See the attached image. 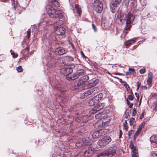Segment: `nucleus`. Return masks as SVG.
Segmentation results:
<instances>
[{
	"instance_id": "nucleus-32",
	"label": "nucleus",
	"mask_w": 157,
	"mask_h": 157,
	"mask_svg": "<svg viewBox=\"0 0 157 157\" xmlns=\"http://www.w3.org/2000/svg\"><path fill=\"white\" fill-rule=\"evenodd\" d=\"M66 59H67L69 62H71L73 60V58L72 57L67 56L66 57Z\"/></svg>"
},
{
	"instance_id": "nucleus-59",
	"label": "nucleus",
	"mask_w": 157,
	"mask_h": 157,
	"mask_svg": "<svg viewBox=\"0 0 157 157\" xmlns=\"http://www.w3.org/2000/svg\"><path fill=\"white\" fill-rule=\"evenodd\" d=\"M2 2H6L8 1V0H1Z\"/></svg>"
},
{
	"instance_id": "nucleus-40",
	"label": "nucleus",
	"mask_w": 157,
	"mask_h": 157,
	"mask_svg": "<svg viewBox=\"0 0 157 157\" xmlns=\"http://www.w3.org/2000/svg\"><path fill=\"white\" fill-rule=\"evenodd\" d=\"M147 82L148 84H151L152 83V79L147 78Z\"/></svg>"
},
{
	"instance_id": "nucleus-44",
	"label": "nucleus",
	"mask_w": 157,
	"mask_h": 157,
	"mask_svg": "<svg viewBox=\"0 0 157 157\" xmlns=\"http://www.w3.org/2000/svg\"><path fill=\"white\" fill-rule=\"evenodd\" d=\"M136 114V110L135 108H134L133 109V112L132 113V116H135Z\"/></svg>"
},
{
	"instance_id": "nucleus-63",
	"label": "nucleus",
	"mask_w": 157,
	"mask_h": 157,
	"mask_svg": "<svg viewBox=\"0 0 157 157\" xmlns=\"http://www.w3.org/2000/svg\"><path fill=\"white\" fill-rule=\"evenodd\" d=\"M128 85V88H129V86L128 85H127L126 83H125V84H124V85L125 86V85Z\"/></svg>"
},
{
	"instance_id": "nucleus-18",
	"label": "nucleus",
	"mask_w": 157,
	"mask_h": 157,
	"mask_svg": "<svg viewBox=\"0 0 157 157\" xmlns=\"http://www.w3.org/2000/svg\"><path fill=\"white\" fill-rule=\"evenodd\" d=\"M99 81L98 79H96L91 82L89 83L87 86L88 88L93 87L95 86L98 83Z\"/></svg>"
},
{
	"instance_id": "nucleus-49",
	"label": "nucleus",
	"mask_w": 157,
	"mask_h": 157,
	"mask_svg": "<svg viewBox=\"0 0 157 157\" xmlns=\"http://www.w3.org/2000/svg\"><path fill=\"white\" fill-rule=\"evenodd\" d=\"M128 98L130 100H132L133 99V96L131 95H129L128 96Z\"/></svg>"
},
{
	"instance_id": "nucleus-38",
	"label": "nucleus",
	"mask_w": 157,
	"mask_h": 157,
	"mask_svg": "<svg viewBox=\"0 0 157 157\" xmlns=\"http://www.w3.org/2000/svg\"><path fill=\"white\" fill-rule=\"evenodd\" d=\"M129 147L131 149H132L134 147L133 144L132 143V141H131L130 142Z\"/></svg>"
},
{
	"instance_id": "nucleus-64",
	"label": "nucleus",
	"mask_w": 157,
	"mask_h": 157,
	"mask_svg": "<svg viewBox=\"0 0 157 157\" xmlns=\"http://www.w3.org/2000/svg\"><path fill=\"white\" fill-rule=\"evenodd\" d=\"M141 103V99L140 100V103H139V104L140 105Z\"/></svg>"
},
{
	"instance_id": "nucleus-15",
	"label": "nucleus",
	"mask_w": 157,
	"mask_h": 157,
	"mask_svg": "<svg viewBox=\"0 0 157 157\" xmlns=\"http://www.w3.org/2000/svg\"><path fill=\"white\" fill-rule=\"evenodd\" d=\"M85 84L78 79V82L77 83L75 89L82 90L84 89L85 86Z\"/></svg>"
},
{
	"instance_id": "nucleus-1",
	"label": "nucleus",
	"mask_w": 157,
	"mask_h": 157,
	"mask_svg": "<svg viewBox=\"0 0 157 157\" xmlns=\"http://www.w3.org/2000/svg\"><path fill=\"white\" fill-rule=\"evenodd\" d=\"M46 10L48 14L51 19L48 20H47L48 19L46 18H44V19H41L40 20L41 23L45 21L49 25H51L52 24V22L50 23L49 21H52V18L53 19L56 18L59 19L62 17V11L60 10H55L51 5L47 6L46 7Z\"/></svg>"
},
{
	"instance_id": "nucleus-20",
	"label": "nucleus",
	"mask_w": 157,
	"mask_h": 157,
	"mask_svg": "<svg viewBox=\"0 0 157 157\" xmlns=\"http://www.w3.org/2000/svg\"><path fill=\"white\" fill-rule=\"evenodd\" d=\"M76 74L78 78L79 76L85 75L86 74V71L83 69H80L77 71Z\"/></svg>"
},
{
	"instance_id": "nucleus-21",
	"label": "nucleus",
	"mask_w": 157,
	"mask_h": 157,
	"mask_svg": "<svg viewBox=\"0 0 157 157\" xmlns=\"http://www.w3.org/2000/svg\"><path fill=\"white\" fill-rule=\"evenodd\" d=\"M82 142L83 144L86 145H90L91 144L90 140L89 138L87 137L83 138L82 139Z\"/></svg>"
},
{
	"instance_id": "nucleus-57",
	"label": "nucleus",
	"mask_w": 157,
	"mask_h": 157,
	"mask_svg": "<svg viewBox=\"0 0 157 157\" xmlns=\"http://www.w3.org/2000/svg\"><path fill=\"white\" fill-rule=\"evenodd\" d=\"M126 101H127V104L128 105H129V104H130V103L129 102V101H128V99H127L126 100Z\"/></svg>"
},
{
	"instance_id": "nucleus-5",
	"label": "nucleus",
	"mask_w": 157,
	"mask_h": 157,
	"mask_svg": "<svg viewBox=\"0 0 157 157\" xmlns=\"http://www.w3.org/2000/svg\"><path fill=\"white\" fill-rule=\"evenodd\" d=\"M103 94L100 93L90 99L89 102V105L90 106L95 105L98 103L99 101L102 98Z\"/></svg>"
},
{
	"instance_id": "nucleus-45",
	"label": "nucleus",
	"mask_w": 157,
	"mask_h": 157,
	"mask_svg": "<svg viewBox=\"0 0 157 157\" xmlns=\"http://www.w3.org/2000/svg\"><path fill=\"white\" fill-rule=\"evenodd\" d=\"M145 71V70L144 69H142L140 71V73L141 74H144Z\"/></svg>"
},
{
	"instance_id": "nucleus-31",
	"label": "nucleus",
	"mask_w": 157,
	"mask_h": 157,
	"mask_svg": "<svg viewBox=\"0 0 157 157\" xmlns=\"http://www.w3.org/2000/svg\"><path fill=\"white\" fill-rule=\"evenodd\" d=\"M97 109H96V108L94 107L92 109L90 110V113L94 114V113L98 111L97 110Z\"/></svg>"
},
{
	"instance_id": "nucleus-43",
	"label": "nucleus",
	"mask_w": 157,
	"mask_h": 157,
	"mask_svg": "<svg viewBox=\"0 0 157 157\" xmlns=\"http://www.w3.org/2000/svg\"><path fill=\"white\" fill-rule=\"evenodd\" d=\"M136 85H137V90H138L140 86V85H141V82H137L136 83Z\"/></svg>"
},
{
	"instance_id": "nucleus-55",
	"label": "nucleus",
	"mask_w": 157,
	"mask_h": 157,
	"mask_svg": "<svg viewBox=\"0 0 157 157\" xmlns=\"http://www.w3.org/2000/svg\"><path fill=\"white\" fill-rule=\"evenodd\" d=\"M122 132L121 130H120V135L119 136V138H120V137L122 135Z\"/></svg>"
},
{
	"instance_id": "nucleus-54",
	"label": "nucleus",
	"mask_w": 157,
	"mask_h": 157,
	"mask_svg": "<svg viewBox=\"0 0 157 157\" xmlns=\"http://www.w3.org/2000/svg\"><path fill=\"white\" fill-rule=\"evenodd\" d=\"M124 1L125 2V4L127 5L128 4L129 2V0H124Z\"/></svg>"
},
{
	"instance_id": "nucleus-36",
	"label": "nucleus",
	"mask_w": 157,
	"mask_h": 157,
	"mask_svg": "<svg viewBox=\"0 0 157 157\" xmlns=\"http://www.w3.org/2000/svg\"><path fill=\"white\" fill-rule=\"evenodd\" d=\"M17 70L18 72H21L22 71V67L21 66H19L17 68Z\"/></svg>"
},
{
	"instance_id": "nucleus-41",
	"label": "nucleus",
	"mask_w": 157,
	"mask_h": 157,
	"mask_svg": "<svg viewBox=\"0 0 157 157\" xmlns=\"http://www.w3.org/2000/svg\"><path fill=\"white\" fill-rule=\"evenodd\" d=\"M92 26L94 31L95 32H96L97 31V29L96 28V26L94 24H92Z\"/></svg>"
},
{
	"instance_id": "nucleus-6",
	"label": "nucleus",
	"mask_w": 157,
	"mask_h": 157,
	"mask_svg": "<svg viewBox=\"0 0 157 157\" xmlns=\"http://www.w3.org/2000/svg\"><path fill=\"white\" fill-rule=\"evenodd\" d=\"M111 141V139L109 136H106L99 140L98 142V144L100 146H105L108 144Z\"/></svg>"
},
{
	"instance_id": "nucleus-33",
	"label": "nucleus",
	"mask_w": 157,
	"mask_h": 157,
	"mask_svg": "<svg viewBox=\"0 0 157 157\" xmlns=\"http://www.w3.org/2000/svg\"><path fill=\"white\" fill-rule=\"evenodd\" d=\"M134 121H135V119L133 117H132L130 119V120H129V124H130V125L131 126L133 124Z\"/></svg>"
},
{
	"instance_id": "nucleus-26",
	"label": "nucleus",
	"mask_w": 157,
	"mask_h": 157,
	"mask_svg": "<svg viewBox=\"0 0 157 157\" xmlns=\"http://www.w3.org/2000/svg\"><path fill=\"white\" fill-rule=\"evenodd\" d=\"M105 104L104 103H102L101 105H100L99 104H97V105L95 106V108H96V109L98 111H99L100 109H102L103 106Z\"/></svg>"
},
{
	"instance_id": "nucleus-37",
	"label": "nucleus",
	"mask_w": 157,
	"mask_h": 157,
	"mask_svg": "<svg viewBox=\"0 0 157 157\" xmlns=\"http://www.w3.org/2000/svg\"><path fill=\"white\" fill-rule=\"evenodd\" d=\"M27 37L28 39H29L30 35V30L29 29V30L27 31Z\"/></svg>"
},
{
	"instance_id": "nucleus-16",
	"label": "nucleus",
	"mask_w": 157,
	"mask_h": 157,
	"mask_svg": "<svg viewBox=\"0 0 157 157\" xmlns=\"http://www.w3.org/2000/svg\"><path fill=\"white\" fill-rule=\"evenodd\" d=\"M102 130H99L94 132L92 135V137L94 138H97L102 135Z\"/></svg>"
},
{
	"instance_id": "nucleus-24",
	"label": "nucleus",
	"mask_w": 157,
	"mask_h": 157,
	"mask_svg": "<svg viewBox=\"0 0 157 157\" xmlns=\"http://www.w3.org/2000/svg\"><path fill=\"white\" fill-rule=\"evenodd\" d=\"M150 139L151 142L157 144V134L152 136Z\"/></svg>"
},
{
	"instance_id": "nucleus-23",
	"label": "nucleus",
	"mask_w": 157,
	"mask_h": 157,
	"mask_svg": "<svg viewBox=\"0 0 157 157\" xmlns=\"http://www.w3.org/2000/svg\"><path fill=\"white\" fill-rule=\"evenodd\" d=\"M11 3L12 5V7L13 10L16 9L17 6V0H11Z\"/></svg>"
},
{
	"instance_id": "nucleus-58",
	"label": "nucleus",
	"mask_w": 157,
	"mask_h": 157,
	"mask_svg": "<svg viewBox=\"0 0 157 157\" xmlns=\"http://www.w3.org/2000/svg\"><path fill=\"white\" fill-rule=\"evenodd\" d=\"M70 44H71V47L72 48H74V45L73 44L71 43H70Z\"/></svg>"
},
{
	"instance_id": "nucleus-34",
	"label": "nucleus",
	"mask_w": 157,
	"mask_h": 157,
	"mask_svg": "<svg viewBox=\"0 0 157 157\" xmlns=\"http://www.w3.org/2000/svg\"><path fill=\"white\" fill-rule=\"evenodd\" d=\"M100 156H106V155H105V151L104 152H102L99 153V154L97 155L98 157H99Z\"/></svg>"
},
{
	"instance_id": "nucleus-48",
	"label": "nucleus",
	"mask_w": 157,
	"mask_h": 157,
	"mask_svg": "<svg viewBox=\"0 0 157 157\" xmlns=\"http://www.w3.org/2000/svg\"><path fill=\"white\" fill-rule=\"evenodd\" d=\"M135 94L136 96V97L137 99V100H138L139 99V97H140L139 94L137 93L136 92L135 93Z\"/></svg>"
},
{
	"instance_id": "nucleus-61",
	"label": "nucleus",
	"mask_w": 157,
	"mask_h": 157,
	"mask_svg": "<svg viewBox=\"0 0 157 157\" xmlns=\"http://www.w3.org/2000/svg\"><path fill=\"white\" fill-rule=\"evenodd\" d=\"M115 74L116 75H122V74L121 73H116Z\"/></svg>"
},
{
	"instance_id": "nucleus-19",
	"label": "nucleus",
	"mask_w": 157,
	"mask_h": 157,
	"mask_svg": "<svg viewBox=\"0 0 157 157\" xmlns=\"http://www.w3.org/2000/svg\"><path fill=\"white\" fill-rule=\"evenodd\" d=\"M78 78V76L76 73L73 74L72 75L70 74L67 76V79L68 80H74Z\"/></svg>"
},
{
	"instance_id": "nucleus-46",
	"label": "nucleus",
	"mask_w": 157,
	"mask_h": 157,
	"mask_svg": "<svg viewBox=\"0 0 157 157\" xmlns=\"http://www.w3.org/2000/svg\"><path fill=\"white\" fill-rule=\"evenodd\" d=\"M134 131L132 130L129 131L128 133V136H130L132 133H134Z\"/></svg>"
},
{
	"instance_id": "nucleus-27",
	"label": "nucleus",
	"mask_w": 157,
	"mask_h": 157,
	"mask_svg": "<svg viewBox=\"0 0 157 157\" xmlns=\"http://www.w3.org/2000/svg\"><path fill=\"white\" fill-rule=\"evenodd\" d=\"M51 3H52L53 6L56 7H58L60 6L59 3L56 0H55L54 1H53Z\"/></svg>"
},
{
	"instance_id": "nucleus-30",
	"label": "nucleus",
	"mask_w": 157,
	"mask_h": 157,
	"mask_svg": "<svg viewBox=\"0 0 157 157\" xmlns=\"http://www.w3.org/2000/svg\"><path fill=\"white\" fill-rule=\"evenodd\" d=\"M10 53L12 56H13V58H15L17 57L18 55L17 54H15V53L12 50H11L10 51Z\"/></svg>"
},
{
	"instance_id": "nucleus-13",
	"label": "nucleus",
	"mask_w": 157,
	"mask_h": 157,
	"mask_svg": "<svg viewBox=\"0 0 157 157\" xmlns=\"http://www.w3.org/2000/svg\"><path fill=\"white\" fill-rule=\"evenodd\" d=\"M68 51L64 48L59 47L56 49L55 52L58 55H61L66 53Z\"/></svg>"
},
{
	"instance_id": "nucleus-51",
	"label": "nucleus",
	"mask_w": 157,
	"mask_h": 157,
	"mask_svg": "<svg viewBox=\"0 0 157 157\" xmlns=\"http://www.w3.org/2000/svg\"><path fill=\"white\" fill-rule=\"evenodd\" d=\"M152 157H157V154L155 153L154 152H153V153L152 154Z\"/></svg>"
},
{
	"instance_id": "nucleus-17",
	"label": "nucleus",
	"mask_w": 157,
	"mask_h": 157,
	"mask_svg": "<svg viewBox=\"0 0 157 157\" xmlns=\"http://www.w3.org/2000/svg\"><path fill=\"white\" fill-rule=\"evenodd\" d=\"M130 6L131 10H133V12L135 13L136 11V8L137 6V0H133L132 1Z\"/></svg>"
},
{
	"instance_id": "nucleus-7",
	"label": "nucleus",
	"mask_w": 157,
	"mask_h": 157,
	"mask_svg": "<svg viewBox=\"0 0 157 157\" xmlns=\"http://www.w3.org/2000/svg\"><path fill=\"white\" fill-rule=\"evenodd\" d=\"M122 0H113L110 4L111 11L112 13H114L116 11V9L120 4Z\"/></svg>"
},
{
	"instance_id": "nucleus-28",
	"label": "nucleus",
	"mask_w": 157,
	"mask_h": 157,
	"mask_svg": "<svg viewBox=\"0 0 157 157\" xmlns=\"http://www.w3.org/2000/svg\"><path fill=\"white\" fill-rule=\"evenodd\" d=\"M153 97L156 100L155 102V109L157 111V94H155L153 96Z\"/></svg>"
},
{
	"instance_id": "nucleus-39",
	"label": "nucleus",
	"mask_w": 157,
	"mask_h": 157,
	"mask_svg": "<svg viewBox=\"0 0 157 157\" xmlns=\"http://www.w3.org/2000/svg\"><path fill=\"white\" fill-rule=\"evenodd\" d=\"M101 117V114L100 113H98V114H96L95 116V117L96 119H99Z\"/></svg>"
},
{
	"instance_id": "nucleus-11",
	"label": "nucleus",
	"mask_w": 157,
	"mask_h": 157,
	"mask_svg": "<svg viewBox=\"0 0 157 157\" xmlns=\"http://www.w3.org/2000/svg\"><path fill=\"white\" fill-rule=\"evenodd\" d=\"M94 150V148L92 145L88 146L87 150H85L84 152V156L85 157H89L91 155Z\"/></svg>"
},
{
	"instance_id": "nucleus-22",
	"label": "nucleus",
	"mask_w": 157,
	"mask_h": 157,
	"mask_svg": "<svg viewBox=\"0 0 157 157\" xmlns=\"http://www.w3.org/2000/svg\"><path fill=\"white\" fill-rule=\"evenodd\" d=\"M89 79V77L88 76L86 75H84L80 78L79 79L82 82L84 83L86 82Z\"/></svg>"
},
{
	"instance_id": "nucleus-9",
	"label": "nucleus",
	"mask_w": 157,
	"mask_h": 157,
	"mask_svg": "<svg viewBox=\"0 0 157 157\" xmlns=\"http://www.w3.org/2000/svg\"><path fill=\"white\" fill-rule=\"evenodd\" d=\"M116 153L115 149L112 147L109 148L105 151V155L107 157H112Z\"/></svg>"
},
{
	"instance_id": "nucleus-62",
	"label": "nucleus",
	"mask_w": 157,
	"mask_h": 157,
	"mask_svg": "<svg viewBox=\"0 0 157 157\" xmlns=\"http://www.w3.org/2000/svg\"><path fill=\"white\" fill-rule=\"evenodd\" d=\"M53 38H54L53 39V40H56V38H55V37L54 36H53Z\"/></svg>"
},
{
	"instance_id": "nucleus-50",
	"label": "nucleus",
	"mask_w": 157,
	"mask_h": 157,
	"mask_svg": "<svg viewBox=\"0 0 157 157\" xmlns=\"http://www.w3.org/2000/svg\"><path fill=\"white\" fill-rule=\"evenodd\" d=\"M80 52H81V55L82 56L85 58H87V57H86V56L85 55H84L83 52H82V51H81Z\"/></svg>"
},
{
	"instance_id": "nucleus-14",
	"label": "nucleus",
	"mask_w": 157,
	"mask_h": 157,
	"mask_svg": "<svg viewBox=\"0 0 157 157\" xmlns=\"http://www.w3.org/2000/svg\"><path fill=\"white\" fill-rule=\"evenodd\" d=\"M95 91L94 88L89 89L83 93L81 97L82 98H84L87 97L88 96L91 94Z\"/></svg>"
},
{
	"instance_id": "nucleus-53",
	"label": "nucleus",
	"mask_w": 157,
	"mask_h": 157,
	"mask_svg": "<svg viewBox=\"0 0 157 157\" xmlns=\"http://www.w3.org/2000/svg\"><path fill=\"white\" fill-rule=\"evenodd\" d=\"M129 70L130 71H132L133 72L134 71V69L133 68H129Z\"/></svg>"
},
{
	"instance_id": "nucleus-60",
	"label": "nucleus",
	"mask_w": 157,
	"mask_h": 157,
	"mask_svg": "<svg viewBox=\"0 0 157 157\" xmlns=\"http://www.w3.org/2000/svg\"><path fill=\"white\" fill-rule=\"evenodd\" d=\"M142 87L143 88H144V89H147V87L145 86H143Z\"/></svg>"
},
{
	"instance_id": "nucleus-3",
	"label": "nucleus",
	"mask_w": 157,
	"mask_h": 157,
	"mask_svg": "<svg viewBox=\"0 0 157 157\" xmlns=\"http://www.w3.org/2000/svg\"><path fill=\"white\" fill-rule=\"evenodd\" d=\"M57 23H55L54 25V28L55 30V32L56 34L57 35H62L63 37L65 36V29L64 28L60 26V25H57Z\"/></svg>"
},
{
	"instance_id": "nucleus-10",
	"label": "nucleus",
	"mask_w": 157,
	"mask_h": 157,
	"mask_svg": "<svg viewBox=\"0 0 157 157\" xmlns=\"http://www.w3.org/2000/svg\"><path fill=\"white\" fill-rule=\"evenodd\" d=\"M70 5L71 6L72 5L74 12L76 13L79 16H80L81 14L82 10L79 6L74 3V2L72 4H71Z\"/></svg>"
},
{
	"instance_id": "nucleus-42",
	"label": "nucleus",
	"mask_w": 157,
	"mask_h": 157,
	"mask_svg": "<svg viewBox=\"0 0 157 157\" xmlns=\"http://www.w3.org/2000/svg\"><path fill=\"white\" fill-rule=\"evenodd\" d=\"M152 74L151 72H150L148 76V78L152 79Z\"/></svg>"
},
{
	"instance_id": "nucleus-4",
	"label": "nucleus",
	"mask_w": 157,
	"mask_h": 157,
	"mask_svg": "<svg viewBox=\"0 0 157 157\" xmlns=\"http://www.w3.org/2000/svg\"><path fill=\"white\" fill-rule=\"evenodd\" d=\"M93 6L94 10L97 13H100L103 10V4L100 1L94 0Z\"/></svg>"
},
{
	"instance_id": "nucleus-8",
	"label": "nucleus",
	"mask_w": 157,
	"mask_h": 157,
	"mask_svg": "<svg viewBox=\"0 0 157 157\" xmlns=\"http://www.w3.org/2000/svg\"><path fill=\"white\" fill-rule=\"evenodd\" d=\"M73 72V69L72 68L68 67H65L61 68L60 70L61 73L63 74L65 76H67L71 74Z\"/></svg>"
},
{
	"instance_id": "nucleus-56",
	"label": "nucleus",
	"mask_w": 157,
	"mask_h": 157,
	"mask_svg": "<svg viewBox=\"0 0 157 157\" xmlns=\"http://www.w3.org/2000/svg\"><path fill=\"white\" fill-rule=\"evenodd\" d=\"M133 103H130V104L128 105H129V107L131 108L133 105Z\"/></svg>"
},
{
	"instance_id": "nucleus-47",
	"label": "nucleus",
	"mask_w": 157,
	"mask_h": 157,
	"mask_svg": "<svg viewBox=\"0 0 157 157\" xmlns=\"http://www.w3.org/2000/svg\"><path fill=\"white\" fill-rule=\"evenodd\" d=\"M144 112H143L140 115V118L141 119H142L144 117Z\"/></svg>"
},
{
	"instance_id": "nucleus-2",
	"label": "nucleus",
	"mask_w": 157,
	"mask_h": 157,
	"mask_svg": "<svg viewBox=\"0 0 157 157\" xmlns=\"http://www.w3.org/2000/svg\"><path fill=\"white\" fill-rule=\"evenodd\" d=\"M134 19V16L131 13H128L125 16L124 21L125 22V26L124 32L126 34L128 33V31H130Z\"/></svg>"
},
{
	"instance_id": "nucleus-52",
	"label": "nucleus",
	"mask_w": 157,
	"mask_h": 157,
	"mask_svg": "<svg viewBox=\"0 0 157 157\" xmlns=\"http://www.w3.org/2000/svg\"><path fill=\"white\" fill-rule=\"evenodd\" d=\"M132 157H138V154H132Z\"/></svg>"
},
{
	"instance_id": "nucleus-29",
	"label": "nucleus",
	"mask_w": 157,
	"mask_h": 157,
	"mask_svg": "<svg viewBox=\"0 0 157 157\" xmlns=\"http://www.w3.org/2000/svg\"><path fill=\"white\" fill-rule=\"evenodd\" d=\"M132 154H138V150L137 149L136 147H134L132 149Z\"/></svg>"
},
{
	"instance_id": "nucleus-35",
	"label": "nucleus",
	"mask_w": 157,
	"mask_h": 157,
	"mask_svg": "<svg viewBox=\"0 0 157 157\" xmlns=\"http://www.w3.org/2000/svg\"><path fill=\"white\" fill-rule=\"evenodd\" d=\"M127 123L126 121H125L124 124V129L126 130H127L128 129V127L127 125Z\"/></svg>"
},
{
	"instance_id": "nucleus-25",
	"label": "nucleus",
	"mask_w": 157,
	"mask_h": 157,
	"mask_svg": "<svg viewBox=\"0 0 157 157\" xmlns=\"http://www.w3.org/2000/svg\"><path fill=\"white\" fill-rule=\"evenodd\" d=\"M135 40L132 39L127 40L124 43V44L126 46H128L132 44V43L134 42Z\"/></svg>"
},
{
	"instance_id": "nucleus-12",
	"label": "nucleus",
	"mask_w": 157,
	"mask_h": 157,
	"mask_svg": "<svg viewBox=\"0 0 157 157\" xmlns=\"http://www.w3.org/2000/svg\"><path fill=\"white\" fill-rule=\"evenodd\" d=\"M145 123H143L139 126L137 128V130L135 132L134 136V140H135L137 137V136L140 135L142 128H144L145 125Z\"/></svg>"
}]
</instances>
